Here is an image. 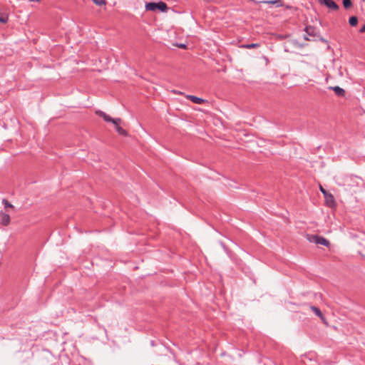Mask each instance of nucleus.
<instances>
[{
  "label": "nucleus",
  "instance_id": "obj_1",
  "mask_svg": "<svg viewBox=\"0 0 365 365\" xmlns=\"http://www.w3.org/2000/svg\"><path fill=\"white\" fill-rule=\"evenodd\" d=\"M307 239L309 242L315 243L317 245H321L326 247L329 246V242L323 237H320L314 235H308Z\"/></svg>",
  "mask_w": 365,
  "mask_h": 365
},
{
  "label": "nucleus",
  "instance_id": "obj_2",
  "mask_svg": "<svg viewBox=\"0 0 365 365\" xmlns=\"http://www.w3.org/2000/svg\"><path fill=\"white\" fill-rule=\"evenodd\" d=\"M168 7L165 3L164 2H150L146 4L145 5V9L147 11H155L157 9L160 10L161 11H165L167 10Z\"/></svg>",
  "mask_w": 365,
  "mask_h": 365
},
{
  "label": "nucleus",
  "instance_id": "obj_3",
  "mask_svg": "<svg viewBox=\"0 0 365 365\" xmlns=\"http://www.w3.org/2000/svg\"><path fill=\"white\" fill-rule=\"evenodd\" d=\"M96 113L99 115L100 117L103 118L105 121L106 122H111L114 125H117V123H120L121 120L120 118L113 119L110 116H109L106 113L101 111V110H97Z\"/></svg>",
  "mask_w": 365,
  "mask_h": 365
},
{
  "label": "nucleus",
  "instance_id": "obj_4",
  "mask_svg": "<svg viewBox=\"0 0 365 365\" xmlns=\"http://www.w3.org/2000/svg\"><path fill=\"white\" fill-rule=\"evenodd\" d=\"M324 200L325 204L327 206L331 207V208H335L336 206L334 197L332 194L328 193L327 195H324Z\"/></svg>",
  "mask_w": 365,
  "mask_h": 365
},
{
  "label": "nucleus",
  "instance_id": "obj_5",
  "mask_svg": "<svg viewBox=\"0 0 365 365\" xmlns=\"http://www.w3.org/2000/svg\"><path fill=\"white\" fill-rule=\"evenodd\" d=\"M320 4H324L327 7L332 10H338L339 6L333 0H318Z\"/></svg>",
  "mask_w": 365,
  "mask_h": 365
},
{
  "label": "nucleus",
  "instance_id": "obj_6",
  "mask_svg": "<svg viewBox=\"0 0 365 365\" xmlns=\"http://www.w3.org/2000/svg\"><path fill=\"white\" fill-rule=\"evenodd\" d=\"M309 309L317 316L320 318V319L322 320V323L324 324L325 325H328V323H327V321L326 319V318L324 317V316L323 315L322 312H321V310L317 307H314V306H310L309 307Z\"/></svg>",
  "mask_w": 365,
  "mask_h": 365
},
{
  "label": "nucleus",
  "instance_id": "obj_7",
  "mask_svg": "<svg viewBox=\"0 0 365 365\" xmlns=\"http://www.w3.org/2000/svg\"><path fill=\"white\" fill-rule=\"evenodd\" d=\"M185 98L187 99H189L192 102H193L194 103H197V104H201L204 102H205V100L202 99V98H198L197 96H192V95H185Z\"/></svg>",
  "mask_w": 365,
  "mask_h": 365
},
{
  "label": "nucleus",
  "instance_id": "obj_8",
  "mask_svg": "<svg viewBox=\"0 0 365 365\" xmlns=\"http://www.w3.org/2000/svg\"><path fill=\"white\" fill-rule=\"evenodd\" d=\"M261 3L264 4H275L277 7L283 6L284 4L282 0H269V1H263Z\"/></svg>",
  "mask_w": 365,
  "mask_h": 365
},
{
  "label": "nucleus",
  "instance_id": "obj_9",
  "mask_svg": "<svg viewBox=\"0 0 365 365\" xmlns=\"http://www.w3.org/2000/svg\"><path fill=\"white\" fill-rule=\"evenodd\" d=\"M1 225L7 226L10 223V216L7 214H1Z\"/></svg>",
  "mask_w": 365,
  "mask_h": 365
},
{
  "label": "nucleus",
  "instance_id": "obj_10",
  "mask_svg": "<svg viewBox=\"0 0 365 365\" xmlns=\"http://www.w3.org/2000/svg\"><path fill=\"white\" fill-rule=\"evenodd\" d=\"M329 88L333 90L337 96H344L345 94L344 90L339 86L330 87Z\"/></svg>",
  "mask_w": 365,
  "mask_h": 365
},
{
  "label": "nucleus",
  "instance_id": "obj_11",
  "mask_svg": "<svg viewBox=\"0 0 365 365\" xmlns=\"http://www.w3.org/2000/svg\"><path fill=\"white\" fill-rule=\"evenodd\" d=\"M115 128L116 131L120 135H125V136H126L128 135L127 132L119 125V123H117V125H115Z\"/></svg>",
  "mask_w": 365,
  "mask_h": 365
},
{
  "label": "nucleus",
  "instance_id": "obj_12",
  "mask_svg": "<svg viewBox=\"0 0 365 365\" xmlns=\"http://www.w3.org/2000/svg\"><path fill=\"white\" fill-rule=\"evenodd\" d=\"M349 22L351 26H355L357 25L358 19L356 16H351L349 18Z\"/></svg>",
  "mask_w": 365,
  "mask_h": 365
},
{
  "label": "nucleus",
  "instance_id": "obj_13",
  "mask_svg": "<svg viewBox=\"0 0 365 365\" xmlns=\"http://www.w3.org/2000/svg\"><path fill=\"white\" fill-rule=\"evenodd\" d=\"M93 2L97 6H103L106 4V1L105 0H92Z\"/></svg>",
  "mask_w": 365,
  "mask_h": 365
},
{
  "label": "nucleus",
  "instance_id": "obj_14",
  "mask_svg": "<svg viewBox=\"0 0 365 365\" xmlns=\"http://www.w3.org/2000/svg\"><path fill=\"white\" fill-rule=\"evenodd\" d=\"M343 5L345 9H349L351 6V0H343Z\"/></svg>",
  "mask_w": 365,
  "mask_h": 365
},
{
  "label": "nucleus",
  "instance_id": "obj_15",
  "mask_svg": "<svg viewBox=\"0 0 365 365\" xmlns=\"http://www.w3.org/2000/svg\"><path fill=\"white\" fill-rule=\"evenodd\" d=\"M2 202L6 208L13 207V205L10 202H9L6 200H3Z\"/></svg>",
  "mask_w": 365,
  "mask_h": 365
},
{
  "label": "nucleus",
  "instance_id": "obj_16",
  "mask_svg": "<svg viewBox=\"0 0 365 365\" xmlns=\"http://www.w3.org/2000/svg\"><path fill=\"white\" fill-rule=\"evenodd\" d=\"M319 190L323 193L324 196L329 193L322 185H319Z\"/></svg>",
  "mask_w": 365,
  "mask_h": 365
},
{
  "label": "nucleus",
  "instance_id": "obj_17",
  "mask_svg": "<svg viewBox=\"0 0 365 365\" xmlns=\"http://www.w3.org/2000/svg\"><path fill=\"white\" fill-rule=\"evenodd\" d=\"M257 46V44H256V43H252V44H249V45L245 46V47L247 48H255Z\"/></svg>",
  "mask_w": 365,
  "mask_h": 365
},
{
  "label": "nucleus",
  "instance_id": "obj_18",
  "mask_svg": "<svg viewBox=\"0 0 365 365\" xmlns=\"http://www.w3.org/2000/svg\"><path fill=\"white\" fill-rule=\"evenodd\" d=\"M7 18L0 16V23L6 24L7 22Z\"/></svg>",
  "mask_w": 365,
  "mask_h": 365
},
{
  "label": "nucleus",
  "instance_id": "obj_19",
  "mask_svg": "<svg viewBox=\"0 0 365 365\" xmlns=\"http://www.w3.org/2000/svg\"><path fill=\"white\" fill-rule=\"evenodd\" d=\"M172 93H175V94H180V95H184V93L181 91H175V90H173L172 91Z\"/></svg>",
  "mask_w": 365,
  "mask_h": 365
},
{
  "label": "nucleus",
  "instance_id": "obj_20",
  "mask_svg": "<svg viewBox=\"0 0 365 365\" xmlns=\"http://www.w3.org/2000/svg\"><path fill=\"white\" fill-rule=\"evenodd\" d=\"M178 46L179 48H186V46L185 44H179V45H178Z\"/></svg>",
  "mask_w": 365,
  "mask_h": 365
},
{
  "label": "nucleus",
  "instance_id": "obj_21",
  "mask_svg": "<svg viewBox=\"0 0 365 365\" xmlns=\"http://www.w3.org/2000/svg\"><path fill=\"white\" fill-rule=\"evenodd\" d=\"M360 32H365V25L360 29Z\"/></svg>",
  "mask_w": 365,
  "mask_h": 365
},
{
  "label": "nucleus",
  "instance_id": "obj_22",
  "mask_svg": "<svg viewBox=\"0 0 365 365\" xmlns=\"http://www.w3.org/2000/svg\"><path fill=\"white\" fill-rule=\"evenodd\" d=\"M30 1H38L39 0H29Z\"/></svg>",
  "mask_w": 365,
  "mask_h": 365
}]
</instances>
